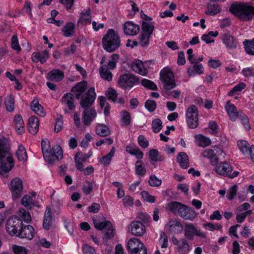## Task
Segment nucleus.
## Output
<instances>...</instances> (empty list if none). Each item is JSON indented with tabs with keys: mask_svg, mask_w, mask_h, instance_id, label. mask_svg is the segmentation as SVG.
Returning <instances> with one entry per match:
<instances>
[{
	"mask_svg": "<svg viewBox=\"0 0 254 254\" xmlns=\"http://www.w3.org/2000/svg\"><path fill=\"white\" fill-rule=\"evenodd\" d=\"M10 149L8 140L5 137L0 138V174L2 175L10 171L14 166Z\"/></svg>",
	"mask_w": 254,
	"mask_h": 254,
	"instance_id": "nucleus-1",
	"label": "nucleus"
},
{
	"mask_svg": "<svg viewBox=\"0 0 254 254\" xmlns=\"http://www.w3.org/2000/svg\"><path fill=\"white\" fill-rule=\"evenodd\" d=\"M229 11L243 21L251 20L254 15V7L246 4L233 3Z\"/></svg>",
	"mask_w": 254,
	"mask_h": 254,
	"instance_id": "nucleus-2",
	"label": "nucleus"
},
{
	"mask_svg": "<svg viewBox=\"0 0 254 254\" xmlns=\"http://www.w3.org/2000/svg\"><path fill=\"white\" fill-rule=\"evenodd\" d=\"M102 42L104 49L108 52L112 53L120 47L121 39L118 33L110 29L103 37Z\"/></svg>",
	"mask_w": 254,
	"mask_h": 254,
	"instance_id": "nucleus-3",
	"label": "nucleus"
},
{
	"mask_svg": "<svg viewBox=\"0 0 254 254\" xmlns=\"http://www.w3.org/2000/svg\"><path fill=\"white\" fill-rule=\"evenodd\" d=\"M160 79L166 90L165 92L169 95V91L176 86L174 73L170 69L164 68L160 73Z\"/></svg>",
	"mask_w": 254,
	"mask_h": 254,
	"instance_id": "nucleus-4",
	"label": "nucleus"
},
{
	"mask_svg": "<svg viewBox=\"0 0 254 254\" xmlns=\"http://www.w3.org/2000/svg\"><path fill=\"white\" fill-rule=\"evenodd\" d=\"M22 225L23 222L19 217L12 216L7 220L5 229L10 236H17Z\"/></svg>",
	"mask_w": 254,
	"mask_h": 254,
	"instance_id": "nucleus-5",
	"label": "nucleus"
},
{
	"mask_svg": "<svg viewBox=\"0 0 254 254\" xmlns=\"http://www.w3.org/2000/svg\"><path fill=\"white\" fill-rule=\"evenodd\" d=\"M198 113L197 107L190 105L187 109L186 116L188 126L191 128H196L198 125Z\"/></svg>",
	"mask_w": 254,
	"mask_h": 254,
	"instance_id": "nucleus-6",
	"label": "nucleus"
},
{
	"mask_svg": "<svg viewBox=\"0 0 254 254\" xmlns=\"http://www.w3.org/2000/svg\"><path fill=\"white\" fill-rule=\"evenodd\" d=\"M232 167L231 165L227 162L220 163L215 167L216 173L225 176H228L230 178H234L239 174L238 171H234L232 173Z\"/></svg>",
	"mask_w": 254,
	"mask_h": 254,
	"instance_id": "nucleus-7",
	"label": "nucleus"
},
{
	"mask_svg": "<svg viewBox=\"0 0 254 254\" xmlns=\"http://www.w3.org/2000/svg\"><path fill=\"white\" fill-rule=\"evenodd\" d=\"M96 98V93L93 87H91L88 90L86 95L82 96L81 99L80 106L84 110H89Z\"/></svg>",
	"mask_w": 254,
	"mask_h": 254,
	"instance_id": "nucleus-8",
	"label": "nucleus"
},
{
	"mask_svg": "<svg viewBox=\"0 0 254 254\" xmlns=\"http://www.w3.org/2000/svg\"><path fill=\"white\" fill-rule=\"evenodd\" d=\"M138 83V79L131 74H125L121 75L118 80L120 87L126 89L130 88L135 83Z\"/></svg>",
	"mask_w": 254,
	"mask_h": 254,
	"instance_id": "nucleus-9",
	"label": "nucleus"
},
{
	"mask_svg": "<svg viewBox=\"0 0 254 254\" xmlns=\"http://www.w3.org/2000/svg\"><path fill=\"white\" fill-rule=\"evenodd\" d=\"M9 189L13 198H19L22 193L23 189L22 180L19 178H15L13 179L10 182Z\"/></svg>",
	"mask_w": 254,
	"mask_h": 254,
	"instance_id": "nucleus-10",
	"label": "nucleus"
},
{
	"mask_svg": "<svg viewBox=\"0 0 254 254\" xmlns=\"http://www.w3.org/2000/svg\"><path fill=\"white\" fill-rule=\"evenodd\" d=\"M185 236L188 239H192L194 236L205 238V234L200 230H197L192 224L185 223L184 228Z\"/></svg>",
	"mask_w": 254,
	"mask_h": 254,
	"instance_id": "nucleus-11",
	"label": "nucleus"
},
{
	"mask_svg": "<svg viewBox=\"0 0 254 254\" xmlns=\"http://www.w3.org/2000/svg\"><path fill=\"white\" fill-rule=\"evenodd\" d=\"M172 241L174 245L177 246L176 251L179 254H186L190 251V246L186 239L183 238L178 240L173 236Z\"/></svg>",
	"mask_w": 254,
	"mask_h": 254,
	"instance_id": "nucleus-12",
	"label": "nucleus"
},
{
	"mask_svg": "<svg viewBox=\"0 0 254 254\" xmlns=\"http://www.w3.org/2000/svg\"><path fill=\"white\" fill-rule=\"evenodd\" d=\"M128 230L134 236H141L145 232V227L142 222L134 221L129 225Z\"/></svg>",
	"mask_w": 254,
	"mask_h": 254,
	"instance_id": "nucleus-13",
	"label": "nucleus"
},
{
	"mask_svg": "<svg viewBox=\"0 0 254 254\" xmlns=\"http://www.w3.org/2000/svg\"><path fill=\"white\" fill-rule=\"evenodd\" d=\"M55 217L52 210L49 207H47L44 214L43 221V227L44 229L49 230L54 226Z\"/></svg>",
	"mask_w": 254,
	"mask_h": 254,
	"instance_id": "nucleus-14",
	"label": "nucleus"
},
{
	"mask_svg": "<svg viewBox=\"0 0 254 254\" xmlns=\"http://www.w3.org/2000/svg\"><path fill=\"white\" fill-rule=\"evenodd\" d=\"M35 235V230L34 228L30 225H22L20 231L18 235V237L22 239H26L28 240H32Z\"/></svg>",
	"mask_w": 254,
	"mask_h": 254,
	"instance_id": "nucleus-15",
	"label": "nucleus"
},
{
	"mask_svg": "<svg viewBox=\"0 0 254 254\" xmlns=\"http://www.w3.org/2000/svg\"><path fill=\"white\" fill-rule=\"evenodd\" d=\"M87 88L86 81L80 82L77 83L71 89V92L75 95L76 99H79L81 95L85 91Z\"/></svg>",
	"mask_w": 254,
	"mask_h": 254,
	"instance_id": "nucleus-16",
	"label": "nucleus"
},
{
	"mask_svg": "<svg viewBox=\"0 0 254 254\" xmlns=\"http://www.w3.org/2000/svg\"><path fill=\"white\" fill-rule=\"evenodd\" d=\"M96 117V112L95 110L91 108L88 110H84L82 120L84 125L89 126Z\"/></svg>",
	"mask_w": 254,
	"mask_h": 254,
	"instance_id": "nucleus-17",
	"label": "nucleus"
},
{
	"mask_svg": "<svg viewBox=\"0 0 254 254\" xmlns=\"http://www.w3.org/2000/svg\"><path fill=\"white\" fill-rule=\"evenodd\" d=\"M139 26L131 22L125 23L124 27V32L126 35L133 36L136 35L139 31Z\"/></svg>",
	"mask_w": 254,
	"mask_h": 254,
	"instance_id": "nucleus-18",
	"label": "nucleus"
},
{
	"mask_svg": "<svg viewBox=\"0 0 254 254\" xmlns=\"http://www.w3.org/2000/svg\"><path fill=\"white\" fill-rule=\"evenodd\" d=\"M64 77V72L59 69H53L47 74V79L54 82L61 81Z\"/></svg>",
	"mask_w": 254,
	"mask_h": 254,
	"instance_id": "nucleus-19",
	"label": "nucleus"
},
{
	"mask_svg": "<svg viewBox=\"0 0 254 254\" xmlns=\"http://www.w3.org/2000/svg\"><path fill=\"white\" fill-rule=\"evenodd\" d=\"M39 122L36 116H31L28 120V129L29 132L36 134L39 130Z\"/></svg>",
	"mask_w": 254,
	"mask_h": 254,
	"instance_id": "nucleus-20",
	"label": "nucleus"
},
{
	"mask_svg": "<svg viewBox=\"0 0 254 254\" xmlns=\"http://www.w3.org/2000/svg\"><path fill=\"white\" fill-rule=\"evenodd\" d=\"M144 244L139 239L133 238L129 240L127 245V250L131 254L136 249H141Z\"/></svg>",
	"mask_w": 254,
	"mask_h": 254,
	"instance_id": "nucleus-21",
	"label": "nucleus"
},
{
	"mask_svg": "<svg viewBox=\"0 0 254 254\" xmlns=\"http://www.w3.org/2000/svg\"><path fill=\"white\" fill-rule=\"evenodd\" d=\"M13 122L16 132L19 134H23L25 131L24 124L21 115H15L14 117Z\"/></svg>",
	"mask_w": 254,
	"mask_h": 254,
	"instance_id": "nucleus-22",
	"label": "nucleus"
},
{
	"mask_svg": "<svg viewBox=\"0 0 254 254\" xmlns=\"http://www.w3.org/2000/svg\"><path fill=\"white\" fill-rule=\"evenodd\" d=\"M225 108L230 119L232 121H235L239 115L236 106L234 104H231L230 101H228L226 103Z\"/></svg>",
	"mask_w": 254,
	"mask_h": 254,
	"instance_id": "nucleus-23",
	"label": "nucleus"
},
{
	"mask_svg": "<svg viewBox=\"0 0 254 254\" xmlns=\"http://www.w3.org/2000/svg\"><path fill=\"white\" fill-rule=\"evenodd\" d=\"M31 110L36 114L41 117H45L46 113L43 107L39 103V101L37 99H34L30 104Z\"/></svg>",
	"mask_w": 254,
	"mask_h": 254,
	"instance_id": "nucleus-24",
	"label": "nucleus"
},
{
	"mask_svg": "<svg viewBox=\"0 0 254 254\" xmlns=\"http://www.w3.org/2000/svg\"><path fill=\"white\" fill-rule=\"evenodd\" d=\"M49 57V52L45 50L41 53H34L32 56V61L36 63L40 62L43 64L46 61Z\"/></svg>",
	"mask_w": 254,
	"mask_h": 254,
	"instance_id": "nucleus-25",
	"label": "nucleus"
},
{
	"mask_svg": "<svg viewBox=\"0 0 254 254\" xmlns=\"http://www.w3.org/2000/svg\"><path fill=\"white\" fill-rule=\"evenodd\" d=\"M223 43L227 47L232 49L235 48L237 46V41L234 37L229 34H225L223 35L222 38Z\"/></svg>",
	"mask_w": 254,
	"mask_h": 254,
	"instance_id": "nucleus-26",
	"label": "nucleus"
},
{
	"mask_svg": "<svg viewBox=\"0 0 254 254\" xmlns=\"http://www.w3.org/2000/svg\"><path fill=\"white\" fill-rule=\"evenodd\" d=\"M177 161L179 163L180 166L184 169H187L189 166L188 156L184 152H180L178 154L177 157Z\"/></svg>",
	"mask_w": 254,
	"mask_h": 254,
	"instance_id": "nucleus-27",
	"label": "nucleus"
},
{
	"mask_svg": "<svg viewBox=\"0 0 254 254\" xmlns=\"http://www.w3.org/2000/svg\"><path fill=\"white\" fill-rule=\"evenodd\" d=\"M202 155L203 157L207 158L210 160L212 165H215L218 162V158L217 157L214 151L212 149L204 150Z\"/></svg>",
	"mask_w": 254,
	"mask_h": 254,
	"instance_id": "nucleus-28",
	"label": "nucleus"
},
{
	"mask_svg": "<svg viewBox=\"0 0 254 254\" xmlns=\"http://www.w3.org/2000/svg\"><path fill=\"white\" fill-rule=\"evenodd\" d=\"M96 133L102 137H106L111 133L108 127L104 124H99L97 126L95 129Z\"/></svg>",
	"mask_w": 254,
	"mask_h": 254,
	"instance_id": "nucleus-29",
	"label": "nucleus"
},
{
	"mask_svg": "<svg viewBox=\"0 0 254 254\" xmlns=\"http://www.w3.org/2000/svg\"><path fill=\"white\" fill-rule=\"evenodd\" d=\"M132 68L135 72L142 75H145L147 73V70L143 67V64L140 60L133 63Z\"/></svg>",
	"mask_w": 254,
	"mask_h": 254,
	"instance_id": "nucleus-30",
	"label": "nucleus"
},
{
	"mask_svg": "<svg viewBox=\"0 0 254 254\" xmlns=\"http://www.w3.org/2000/svg\"><path fill=\"white\" fill-rule=\"evenodd\" d=\"M203 73V66L201 64H198L195 63L193 66H190L188 69V74L189 76H192L195 73L200 74Z\"/></svg>",
	"mask_w": 254,
	"mask_h": 254,
	"instance_id": "nucleus-31",
	"label": "nucleus"
},
{
	"mask_svg": "<svg viewBox=\"0 0 254 254\" xmlns=\"http://www.w3.org/2000/svg\"><path fill=\"white\" fill-rule=\"evenodd\" d=\"M75 25L72 22H67L63 28L62 31L65 37H71L75 33Z\"/></svg>",
	"mask_w": 254,
	"mask_h": 254,
	"instance_id": "nucleus-32",
	"label": "nucleus"
},
{
	"mask_svg": "<svg viewBox=\"0 0 254 254\" xmlns=\"http://www.w3.org/2000/svg\"><path fill=\"white\" fill-rule=\"evenodd\" d=\"M126 151L132 155H134L138 159H141L143 158V153L141 150L133 146H127L126 147Z\"/></svg>",
	"mask_w": 254,
	"mask_h": 254,
	"instance_id": "nucleus-33",
	"label": "nucleus"
},
{
	"mask_svg": "<svg viewBox=\"0 0 254 254\" xmlns=\"http://www.w3.org/2000/svg\"><path fill=\"white\" fill-rule=\"evenodd\" d=\"M221 8L217 4H211L210 3L207 4V11L206 14L211 15H215L221 11Z\"/></svg>",
	"mask_w": 254,
	"mask_h": 254,
	"instance_id": "nucleus-34",
	"label": "nucleus"
},
{
	"mask_svg": "<svg viewBox=\"0 0 254 254\" xmlns=\"http://www.w3.org/2000/svg\"><path fill=\"white\" fill-rule=\"evenodd\" d=\"M62 102L66 104L69 110H73L75 108V106L73 104V95L71 93L65 94L62 98Z\"/></svg>",
	"mask_w": 254,
	"mask_h": 254,
	"instance_id": "nucleus-35",
	"label": "nucleus"
},
{
	"mask_svg": "<svg viewBox=\"0 0 254 254\" xmlns=\"http://www.w3.org/2000/svg\"><path fill=\"white\" fill-rule=\"evenodd\" d=\"M93 221L95 227L98 230H102L111 226V223L109 221L100 222L98 219L93 218Z\"/></svg>",
	"mask_w": 254,
	"mask_h": 254,
	"instance_id": "nucleus-36",
	"label": "nucleus"
},
{
	"mask_svg": "<svg viewBox=\"0 0 254 254\" xmlns=\"http://www.w3.org/2000/svg\"><path fill=\"white\" fill-rule=\"evenodd\" d=\"M135 166L136 174L141 176H144L146 170L144 166V163L141 160H138L136 162Z\"/></svg>",
	"mask_w": 254,
	"mask_h": 254,
	"instance_id": "nucleus-37",
	"label": "nucleus"
},
{
	"mask_svg": "<svg viewBox=\"0 0 254 254\" xmlns=\"http://www.w3.org/2000/svg\"><path fill=\"white\" fill-rule=\"evenodd\" d=\"M154 29L153 23L143 21L142 24V30L143 33L148 35H151Z\"/></svg>",
	"mask_w": 254,
	"mask_h": 254,
	"instance_id": "nucleus-38",
	"label": "nucleus"
},
{
	"mask_svg": "<svg viewBox=\"0 0 254 254\" xmlns=\"http://www.w3.org/2000/svg\"><path fill=\"white\" fill-rule=\"evenodd\" d=\"M100 100V105L102 109H104V113L105 116L108 117L109 115L110 105L106 101V98L104 96H100L99 98Z\"/></svg>",
	"mask_w": 254,
	"mask_h": 254,
	"instance_id": "nucleus-39",
	"label": "nucleus"
},
{
	"mask_svg": "<svg viewBox=\"0 0 254 254\" xmlns=\"http://www.w3.org/2000/svg\"><path fill=\"white\" fill-rule=\"evenodd\" d=\"M16 156L20 161H26L27 159V155L24 147L19 145L18 149L16 152Z\"/></svg>",
	"mask_w": 254,
	"mask_h": 254,
	"instance_id": "nucleus-40",
	"label": "nucleus"
},
{
	"mask_svg": "<svg viewBox=\"0 0 254 254\" xmlns=\"http://www.w3.org/2000/svg\"><path fill=\"white\" fill-rule=\"evenodd\" d=\"M237 143L240 149L245 155H249L251 147L247 141L239 140Z\"/></svg>",
	"mask_w": 254,
	"mask_h": 254,
	"instance_id": "nucleus-41",
	"label": "nucleus"
},
{
	"mask_svg": "<svg viewBox=\"0 0 254 254\" xmlns=\"http://www.w3.org/2000/svg\"><path fill=\"white\" fill-rule=\"evenodd\" d=\"M196 213L195 211L191 208L187 206L182 218L185 220L192 221L196 217Z\"/></svg>",
	"mask_w": 254,
	"mask_h": 254,
	"instance_id": "nucleus-42",
	"label": "nucleus"
},
{
	"mask_svg": "<svg viewBox=\"0 0 254 254\" xmlns=\"http://www.w3.org/2000/svg\"><path fill=\"white\" fill-rule=\"evenodd\" d=\"M244 45L247 53L254 55V38L252 41L246 40L244 42Z\"/></svg>",
	"mask_w": 254,
	"mask_h": 254,
	"instance_id": "nucleus-43",
	"label": "nucleus"
},
{
	"mask_svg": "<svg viewBox=\"0 0 254 254\" xmlns=\"http://www.w3.org/2000/svg\"><path fill=\"white\" fill-rule=\"evenodd\" d=\"M100 73L101 77L105 80L110 81L112 79V74L111 72L104 66L100 67Z\"/></svg>",
	"mask_w": 254,
	"mask_h": 254,
	"instance_id": "nucleus-44",
	"label": "nucleus"
},
{
	"mask_svg": "<svg viewBox=\"0 0 254 254\" xmlns=\"http://www.w3.org/2000/svg\"><path fill=\"white\" fill-rule=\"evenodd\" d=\"M108 100L112 101L113 102H116L117 100L118 93L115 90L110 87L108 89L105 93Z\"/></svg>",
	"mask_w": 254,
	"mask_h": 254,
	"instance_id": "nucleus-45",
	"label": "nucleus"
},
{
	"mask_svg": "<svg viewBox=\"0 0 254 254\" xmlns=\"http://www.w3.org/2000/svg\"><path fill=\"white\" fill-rule=\"evenodd\" d=\"M115 152V148L113 147L110 152L106 156L102 157L100 159V162L105 165H107L110 163V162L114 156Z\"/></svg>",
	"mask_w": 254,
	"mask_h": 254,
	"instance_id": "nucleus-46",
	"label": "nucleus"
},
{
	"mask_svg": "<svg viewBox=\"0 0 254 254\" xmlns=\"http://www.w3.org/2000/svg\"><path fill=\"white\" fill-rule=\"evenodd\" d=\"M32 198L28 195H25L21 200V204L27 209H31L33 204L32 202Z\"/></svg>",
	"mask_w": 254,
	"mask_h": 254,
	"instance_id": "nucleus-47",
	"label": "nucleus"
},
{
	"mask_svg": "<svg viewBox=\"0 0 254 254\" xmlns=\"http://www.w3.org/2000/svg\"><path fill=\"white\" fill-rule=\"evenodd\" d=\"M5 104L6 110L11 112L13 111L14 108V99L10 95L5 100Z\"/></svg>",
	"mask_w": 254,
	"mask_h": 254,
	"instance_id": "nucleus-48",
	"label": "nucleus"
},
{
	"mask_svg": "<svg viewBox=\"0 0 254 254\" xmlns=\"http://www.w3.org/2000/svg\"><path fill=\"white\" fill-rule=\"evenodd\" d=\"M82 156V153L81 152H77L74 157V161L75 163V166L76 168L80 171L84 170V166L83 164V161H81L79 159V156Z\"/></svg>",
	"mask_w": 254,
	"mask_h": 254,
	"instance_id": "nucleus-49",
	"label": "nucleus"
},
{
	"mask_svg": "<svg viewBox=\"0 0 254 254\" xmlns=\"http://www.w3.org/2000/svg\"><path fill=\"white\" fill-rule=\"evenodd\" d=\"M162 122L161 120L159 119H156L153 120L152 123V127L153 129V131L155 133H157L160 131V130L162 128Z\"/></svg>",
	"mask_w": 254,
	"mask_h": 254,
	"instance_id": "nucleus-50",
	"label": "nucleus"
},
{
	"mask_svg": "<svg viewBox=\"0 0 254 254\" xmlns=\"http://www.w3.org/2000/svg\"><path fill=\"white\" fill-rule=\"evenodd\" d=\"M238 186L237 185H235L228 190L227 193V197L229 200H232L234 199L235 196H236L238 190Z\"/></svg>",
	"mask_w": 254,
	"mask_h": 254,
	"instance_id": "nucleus-51",
	"label": "nucleus"
},
{
	"mask_svg": "<svg viewBox=\"0 0 254 254\" xmlns=\"http://www.w3.org/2000/svg\"><path fill=\"white\" fill-rule=\"evenodd\" d=\"M141 83L142 86L150 90L157 89L156 85L153 81L150 80L143 79L141 80Z\"/></svg>",
	"mask_w": 254,
	"mask_h": 254,
	"instance_id": "nucleus-52",
	"label": "nucleus"
},
{
	"mask_svg": "<svg viewBox=\"0 0 254 254\" xmlns=\"http://www.w3.org/2000/svg\"><path fill=\"white\" fill-rule=\"evenodd\" d=\"M43 154L45 160L48 162L49 164H52L55 160L56 158L51 151V150L44 151L43 152Z\"/></svg>",
	"mask_w": 254,
	"mask_h": 254,
	"instance_id": "nucleus-53",
	"label": "nucleus"
},
{
	"mask_svg": "<svg viewBox=\"0 0 254 254\" xmlns=\"http://www.w3.org/2000/svg\"><path fill=\"white\" fill-rule=\"evenodd\" d=\"M63 117L61 115H58L57 118L56 119V123L55 124V128L54 131L55 132H59L60 131L63 127Z\"/></svg>",
	"mask_w": 254,
	"mask_h": 254,
	"instance_id": "nucleus-54",
	"label": "nucleus"
},
{
	"mask_svg": "<svg viewBox=\"0 0 254 254\" xmlns=\"http://www.w3.org/2000/svg\"><path fill=\"white\" fill-rule=\"evenodd\" d=\"M198 145L202 147H205L210 144V140L208 138L200 135L198 139Z\"/></svg>",
	"mask_w": 254,
	"mask_h": 254,
	"instance_id": "nucleus-55",
	"label": "nucleus"
},
{
	"mask_svg": "<svg viewBox=\"0 0 254 254\" xmlns=\"http://www.w3.org/2000/svg\"><path fill=\"white\" fill-rule=\"evenodd\" d=\"M19 215L25 222L28 223L31 220V217L29 212L26 211L23 208H21L19 210Z\"/></svg>",
	"mask_w": 254,
	"mask_h": 254,
	"instance_id": "nucleus-56",
	"label": "nucleus"
},
{
	"mask_svg": "<svg viewBox=\"0 0 254 254\" xmlns=\"http://www.w3.org/2000/svg\"><path fill=\"white\" fill-rule=\"evenodd\" d=\"M53 154L56 159L59 160L61 159L63 157V150L59 145H55L53 148Z\"/></svg>",
	"mask_w": 254,
	"mask_h": 254,
	"instance_id": "nucleus-57",
	"label": "nucleus"
},
{
	"mask_svg": "<svg viewBox=\"0 0 254 254\" xmlns=\"http://www.w3.org/2000/svg\"><path fill=\"white\" fill-rule=\"evenodd\" d=\"M148 183L151 187H159L161 185L162 181L159 179L155 175L151 176L149 178Z\"/></svg>",
	"mask_w": 254,
	"mask_h": 254,
	"instance_id": "nucleus-58",
	"label": "nucleus"
},
{
	"mask_svg": "<svg viewBox=\"0 0 254 254\" xmlns=\"http://www.w3.org/2000/svg\"><path fill=\"white\" fill-rule=\"evenodd\" d=\"M182 204L177 201H172L168 204V207L171 212L177 214L179 210V208L181 206Z\"/></svg>",
	"mask_w": 254,
	"mask_h": 254,
	"instance_id": "nucleus-59",
	"label": "nucleus"
},
{
	"mask_svg": "<svg viewBox=\"0 0 254 254\" xmlns=\"http://www.w3.org/2000/svg\"><path fill=\"white\" fill-rule=\"evenodd\" d=\"M119 59V56L117 54H113L111 57L108 63V68L111 69H114L116 66V63Z\"/></svg>",
	"mask_w": 254,
	"mask_h": 254,
	"instance_id": "nucleus-60",
	"label": "nucleus"
},
{
	"mask_svg": "<svg viewBox=\"0 0 254 254\" xmlns=\"http://www.w3.org/2000/svg\"><path fill=\"white\" fill-rule=\"evenodd\" d=\"M93 189V183L91 182L86 181L82 186L83 192L88 195L91 193Z\"/></svg>",
	"mask_w": 254,
	"mask_h": 254,
	"instance_id": "nucleus-61",
	"label": "nucleus"
},
{
	"mask_svg": "<svg viewBox=\"0 0 254 254\" xmlns=\"http://www.w3.org/2000/svg\"><path fill=\"white\" fill-rule=\"evenodd\" d=\"M141 196L144 200L150 203H153L155 201V197L150 195L147 191L143 190L141 192Z\"/></svg>",
	"mask_w": 254,
	"mask_h": 254,
	"instance_id": "nucleus-62",
	"label": "nucleus"
},
{
	"mask_svg": "<svg viewBox=\"0 0 254 254\" xmlns=\"http://www.w3.org/2000/svg\"><path fill=\"white\" fill-rule=\"evenodd\" d=\"M150 36L142 33L139 38V44L142 47L148 45Z\"/></svg>",
	"mask_w": 254,
	"mask_h": 254,
	"instance_id": "nucleus-63",
	"label": "nucleus"
},
{
	"mask_svg": "<svg viewBox=\"0 0 254 254\" xmlns=\"http://www.w3.org/2000/svg\"><path fill=\"white\" fill-rule=\"evenodd\" d=\"M11 48L17 51H19L21 50V48L20 47L18 43V40L17 36L16 35H14L11 39Z\"/></svg>",
	"mask_w": 254,
	"mask_h": 254,
	"instance_id": "nucleus-64",
	"label": "nucleus"
}]
</instances>
